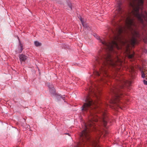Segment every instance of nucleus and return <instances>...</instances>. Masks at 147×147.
I'll use <instances>...</instances> for the list:
<instances>
[{"mask_svg":"<svg viewBox=\"0 0 147 147\" xmlns=\"http://www.w3.org/2000/svg\"><path fill=\"white\" fill-rule=\"evenodd\" d=\"M132 3H130V5L132 7V10L130 13L129 14L125 20V26L124 27H119L117 30V33H115L113 39L110 40H108L104 38H100L99 36L96 35L95 37L102 45L105 46H118L117 41L121 40L122 37V34H126L128 37V39L126 40V41L128 42L132 46L137 45L138 43L137 38L141 39L143 38L144 42L147 44V35L142 36L140 34L138 30L137 25L134 20V18H137L140 22L142 28L146 27L147 25V12L144 11H142L140 13L139 10L142 9V5L143 4V0H135Z\"/></svg>","mask_w":147,"mask_h":147,"instance_id":"1","label":"nucleus"},{"mask_svg":"<svg viewBox=\"0 0 147 147\" xmlns=\"http://www.w3.org/2000/svg\"><path fill=\"white\" fill-rule=\"evenodd\" d=\"M85 102L82 107V110L84 113H88L89 116V121L87 124L83 123L84 129L80 134V141L72 147H82L86 144L87 146L90 144L93 147H100L98 144L99 139L101 134L107 136L108 132L106 130H100L97 127L95 123L98 125H103L106 127L108 118L105 111L100 110L101 117H99L95 113H93L91 110H95L96 113L98 112L96 109V106L94 105L92 100L88 96L85 100Z\"/></svg>","mask_w":147,"mask_h":147,"instance_id":"2","label":"nucleus"},{"mask_svg":"<svg viewBox=\"0 0 147 147\" xmlns=\"http://www.w3.org/2000/svg\"><path fill=\"white\" fill-rule=\"evenodd\" d=\"M114 47H103L102 51L105 53L104 54H99V56L95 57L94 62L95 67H98L99 71H96V75L100 76V74H107V68L109 67H115L118 65L117 63H121V61L118 56L115 59H114L113 53L115 52Z\"/></svg>","mask_w":147,"mask_h":147,"instance_id":"3","label":"nucleus"},{"mask_svg":"<svg viewBox=\"0 0 147 147\" xmlns=\"http://www.w3.org/2000/svg\"><path fill=\"white\" fill-rule=\"evenodd\" d=\"M126 83L125 80H120L119 84L111 88V94L113 98L111 102L113 104L118 105L117 102L122 96V92Z\"/></svg>","mask_w":147,"mask_h":147,"instance_id":"4","label":"nucleus"},{"mask_svg":"<svg viewBox=\"0 0 147 147\" xmlns=\"http://www.w3.org/2000/svg\"><path fill=\"white\" fill-rule=\"evenodd\" d=\"M126 48L125 49V52L127 55L128 56V57L130 59L133 58L134 57L135 55V53L134 51H133L131 53L130 51V49L129 48V47H125Z\"/></svg>","mask_w":147,"mask_h":147,"instance_id":"5","label":"nucleus"},{"mask_svg":"<svg viewBox=\"0 0 147 147\" xmlns=\"http://www.w3.org/2000/svg\"><path fill=\"white\" fill-rule=\"evenodd\" d=\"M121 3L120 2L118 3V5L116 9L117 10L115 13V14H117V15H116L115 18L117 16L121 15L122 12V10L121 7Z\"/></svg>","mask_w":147,"mask_h":147,"instance_id":"6","label":"nucleus"},{"mask_svg":"<svg viewBox=\"0 0 147 147\" xmlns=\"http://www.w3.org/2000/svg\"><path fill=\"white\" fill-rule=\"evenodd\" d=\"M19 58L20 62L22 64V62H25L27 59V57L24 55L22 54L19 55Z\"/></svg>","mask_w":147,"mask_h":147,"instance_id":"7","label":"nucleus"},{"mask_svg":"<svg viewBox=\"0 0 147 147\" xmlns=\"http://www.w3.org/2000/svg\"><path fill=\"white\" fill-rule=\"evenodd\" d=\"M49 91L51 95L54 96L56 94V93L55 88L53 87H50L49 86Z\"/></svg>","mask_w":147,"mask_h":147,"instance_id":"8","label":"nucleus"},{"mask_svg":"<svg viewBox=\"0 0 147 147\" xmlns=\"http://www.w3.org/2000/svg\"><path fill=\"white\" fill-rule=\"evenodd\" d=\"M22 47H18L16 51V53H21L23 49Z\"/></svg>","mask_w":147,"mask_h":147,"instance_id":"9","label":"nucleus"},{"mask_svg":"<svg viewBox=\"0 0 147 147\" xmlns=\"http://www.w3.org/2000/svg\"><path fill=\"white\" fill-rule=\"evenodd\" d=\"M80 20L82 24L85 29L86 27H88L87 26H88V25L87 24L84 22L81 17L80 18Z\"/></svg>","mask_w":147,"mask_h":147,"instance_id":"10","label":"nucleus"},{"mask_svg":"<svg viewBox=\"0 0 147 147\" xmlns=\"http://www.w3.org/2000/svg\"><path fill=\"white\" fill-rule=\"evenodd\" d=\"M34 44L36 46H40L42 45L41 43L38 41H35Z\"/></svg>","mask_w":147,"mask_h":147,"instance_id":"11","label":"nucleus"},{"mask_svg":"<svg viewBox=\"0 0 147 147\" xmlns=\"http://www.w3.org/2000/svg\"><path fill=\"white\" fill-rule=\"evenodd\" d=\"M67 5L69 7L70 9V10L71 11L73 10L72 7V5L71 3L70 2H69L67 3Z\"/></svg>","mask_w":147,"mask_h":147,"instance_id":"12","label":"nucleus"},{"mask_svg":"<svg viewBox=\"0 0 147 147\" xmlns=\"http://www.w3.org/2000/svg\"><path fill=\"white\" fill-rule=\"evenodd\" d=\"M89 91L90 92L94 94L95 96H96V92H95L94 90H91V89H89Z\"/></svg>","mask_w":147,"mask_h":147,"instance_id":"13","label":"nucleus"},{"mask_svg":"<svg viewBox=\"0 0 147 147\" xmlns=\"http://www.w3.org/2000/svg\"><path fill=\"white\" fill-rule=\"evenodd\" d=\"M141 76L143 78H144L145 77V75L144 71H141Z\"/></svg>","mask_w":147,"mask_h":147,"instance_id":"14","label":"nucleus"},{"mask_svg":"<svg viewBox=\"0 0 147 147\" xmlns=\"http://www.w3.org/2000/svg\"><path fill=\"white\" fill-rule=\"evenodd\" d=\"M142 51L146 54H147V49H142Z\"/></svg>","mask_w":147,"mask_h":147,"instance_id":"15","label":"nucleus"},{"mask_svg":"<svg viewBox=\"0 0 147 147\" xmlns=\"http://www.w3.org/2000/svg\"><path fill=\"white\" fill-rule=\"evenodd\" d=\"M85 29H86L88 30H91L90 28L88 26Z\"/></svg>","mask_w":147,"mask_h":147,"instance_id":"16","label":"nucleus"},{"mask_svg":"<svg viewBox=\"0 0 147 147\" xmlns=\"http://www.w3.org/2000/svg\"><path fill=\"white\" fill-rule=\"evenodd\" d=\"M85 29H86L88 30H91L90 28L88 26Z\"/></svg>","mask_w":147,"mask_h":147,"instance_id":"17","label":"nucleus"},{"mask_svg":"<svg viewBox=\"0 0 147 147\" xmlns=\"http://www.w3.org/2000/svg\"><path fill=\"white\" fill-rule=\"evenodd\" d=\"M58 96L60 97L61 98H62L63 100H64V97H63V96L61 95H59V96Z\"/></svg>","mask_w":147,"mask_h":147,"instance_id":"18","label":"nucleus"},{"mask_svg":"<svg viewBox=\"0 0 147 147\" xmlns=\"http://www.w3.org/2000/svg\"><path fill=\"white\" fill-rule=\"evenodd\" d=\"M117 47V49H120V47H119V46H118V47Z\"/></svg>","mask_w":147,"mask_h":147,"instance_id":"19","label":"nucleus"},{"mask_svg":"<svg viewBox=\"0 0 147 147\" xmlns=\"http://www.w3.org/2000/svg\"><path fill=\"white\" fill-rule=\"evenodd\" d=\"M131 70L132 71H134V69H133V67H131Z\"/></svg>","mask_w":147,"mask_h":147,"instance_id":"20","label":"nucleus"},{"mask_svg":"<svg viewBox=\"0 0 147 147\" xmlns=\"http://www.w3.org/2000/svg\"><path fill=\"white\" fill-rule=\"evenodd\" d=\"M116 24V23L115 22V23L114 24H113V25H115V24Z\"/></svg>","mask_w":147,"mask_h":147,"instance_id":"21","label":"nucleus"},{"mask_svg":"<svg viewBox=\"0 0 147 147\" xmlns=\"http://www.w3.org/2000/svg\"><path fill=\"white\" fill-rule=\"evenodd\" d=\"M65 134L69 135V134L68 133H65Z\"/></svg>","mask_w":147,"mask_h":147,"instance_id":"22","label":"nucleus"}]
</instances>
